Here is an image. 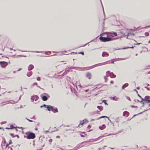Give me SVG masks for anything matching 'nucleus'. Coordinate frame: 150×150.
I'll list each match as a JSON object with an SVG mask.
<instances>
[{
    "mask_svg": "<svg viewBox=\"0 0 150 150\" xmlns=\"http://www.w3.org/2000/svg\"><path fill=\"white\" fill-rule=\"evenodd\" d=\"M99 39L102 42H106L110 41V40H111L110 37H104L102 36H100Z\"/></svg>",
    "mask_w": 150,
    "mask_h": 150,
    "instance_id": "nucleus-6",
    "label": "nucleus"
},
{
    "mask_svg": "<svg viewBox=\"0 0 150 150\" xmlns=\"http://www.w3.org/2000/svg\"><path fill=\"white\" fill-rule=\"evenodd\" d=\"M134 33H131V34H130V36H134Z\"/></svg>",
    "mask_w": 150,
    "mask_h": 150,
    "instance_id": "nucleus-55",
    "label": "nucleus"
},
{
    "mask_svg": "<svg viewBox=\"0 0 150 150\" xmlns=\"http://www.w3.org/2000/svg\"><path fill=\"white\" fill-rule=\"evenodd\" d=\"M129 85V84L128 83H126L124 84L122 86V89H124V88L128 86Z\"/></svg>",
    "mask_w": 150,
    "mask_h": 150,
    "instance_id": "nucleus-20",
    "label": "nucleus"
},
{
    "mask_svg": "<svg viewBox=\"0 0 150 150\" xmlns=\"http://www.w3.org/2000/svg\"><path fill=\"white\" fill-rule=\"evenodd\" d=\"M113 35H114L115 36H117V34L115 32H113L112 33Z\"/></svg>",
    "mask_w": 150,
    "mask_h": 150,
    "instance_id": "nucleus-43",
    "label": "nucleus"
},
{
    "mask_svg": "<svg viewBox=\"0 0 150 150\" xmlns=\"http://www.w3.org/2000/svg\"><path fill=\"white\" fill-rule=\"evenodd\" d=\"M34 68V66L32 64L30 65L28 67V69L29 71H30L33 69Z\"/></svg>",
    "mask_w": 150,
    "mask_h": 150,
    "instance_id": "nucleus-11",
    "label": "nucleus"
},
{
    "mask_svg": "<svg viewBox=\"0 0 150 150\" xmlns=\"http://www.w3.org/2000/svg\"><path fill=\"white\" fill-rule=\"evenodd\" d=\"M134 48V47L133 46H132V47H125L124 48H123V49H126L128 48Z\"/></svg>",
    "mask_w": 150,
    "mask_h": 150,
    "instance_id": "nucleus-41",
    "label": "nucleus"
},
{
    "mask_svg": "<svg viewBox=\"0 0 150 150\" xmlns=\"http://www.w3.org/2000/svg\"><path fill=\"white\" fill-rule=\"evenodd\" d=\"M86 76L89 79H90L91 76V73L89 72H88L86 74Z\"/></svg>",
    "mask_w": 150,
    "mask_h": 150,
    "instance_id": "nucleus-19",
    "label": "nucleus"
},
{
    "mask_svg": "<svg viewBox=\"0 0 150 150\" xmlns=\"http://www.w3.org/2000/svg\"><path fill=\"white\" fill-rule=\"evenodd\" d=\"M90 142L91 141L90 140L88 141L83 142H82L81 144H78L77 146V147L78 148H80L82 147L87 146L89 145V144H87V143Z\"/></svg>",
    "mask_w": 150,
    "mask_h": 150,
    "instance_id": "nucleus-4",
    "label": "nucleus"
},
{
    "mask_svg": "<svg viewBox=\"0 0 150 150\" xmlns=\"http://www.w3.org/2000/svg\"><path fill=\"white\" fill-rule=\"evenodd\" d=\"M67 68L69 69H77L79 68L81 69V68L79 67H68V66H67Z\"/></svg>",
    "mask_w": 150,
    "mask_h": 150,
    "instance_id": "nucleus-10",
    "label": "nucleus"
},
{
    "mask_svg": "<svg viewBox=\"0 0 150 150\" xmlns=\"http://www.w3.org/2000/svg\"><path fill=\"white\" fill-rule=\"evenodd\" d=\"M129 115V113L127 111H125L123 113V115L126 117H127Z\"/></svg>",
    "mask_w": 150,
    "mask_h": 150,
    "instance_id": "nucleus-14",
    "label": "nucleus"
},
{
    "mask_svg": "<svg viewBox=\"0 0 150 150\" xmlns=\"http://www.w3.org/2000/svg\"><path fill=\"white\" fill-rule=\"evenodd\" d=\"M37 52V53H40V52H40V51H32V52Z\"/></svg>",
    "mask_w": 150,
    "mask_h": 150,
    "instance_id": "nucleus-45",
    "label": "nucleus"
},
{
    "mask_svg": "<svg viewBox=\"0 0 150 150\" xmlns=\"http://www.w3.org/2000/svg\"><path fill=\"white\" fill-rule=\"evenodd\" d=\"M12 143V142L11 140H10L9 143H8V144H11Z\"/></svg>",
    "mask_w": 150,
    "mask_h": 150,
    "instance_id": "nucleus-47",
    "label": "nucleus"
},
{
    "mask_svg": "<svg viewBox=\"0 0 150 150\" xmlns=\"http://www.w3.org/2000/svg\"><path fill=\"white\" fill-rule=\"evenodd\" d=\"M47 105L45 104H44L40 106V108H42L43 107H44L45 108H47Z\"/></svg>",
    "mask_w": 150,
    "mask_h": 150,
    "instance_id": "nucleus-31",
    "label": "nucleus"
},
{
    "mask_svg": "<svg viewBox=\"0 0 150 150\" xmlns=\"http://www.w3.org/2000/svg\"><path fill=\"white\" fill-rule=\"evenodd\" d=\"M10 144H7L6 145V147L5 148H6L7 147H8V146Z\"/></svg>",
    "mask_w": 150,
    "mask_h": 150,
    "instance_id": "nucleus-57",
    "label": "nucleus"
},
{
    "mask_svg": "<svg viewBox=\"0 0 150 150\" xmlns=\"http://www.w3.org/2000/svg\"><path fill=\"white\" fill-rule=\"evenodd\" d=\"M82 121L83 122H84V123H87L88 122V121L86 119H84Z\"/></svg>",
    "mask_w": 150,
    "mask_h": 150,
    "instance_id": "nucleus-32",
    "label": "nucleus"
},
{
    "mask_svg": "<svg viewBox=\"0 0 150 150\" xmlns=\"http://www.w3.org/2000/svg\"><path fill=\"white\" fill-rule=\"evenodd\" d=\"M37 80L38 81H40V78L39 77H38L37 78Z\"/></svg>",
    "mask_w": 150,
    "mask_h": 150,
    "instance_id": "nucleus-50",
    "label": "nucleus"
},
{
    "mask_svg": "<svg viewBox=\"0 0 150 150\" xmlns=\"http://www.w3.org/2000/svg\"><path fill=\"white\" fill-rule=\"evenodd\" d=\"M132 107L134 108H137V106H134V105H132L131 106Z\"/></svg>",
    "mask_w": 150,
    "mask_h": 150,
    "instance_id": "nucleus-52",
    "label": "nucleus"
},
{
    "mask_svg": "<svg viewBox=\"0 0 150 150\" xmlns=\"http://www.w3.org/2000/svg\"><path fill=\"white\" fill-rule=\"evenodd\" d=\"M26 119L29 122H33V121L28 119L27 118H26Z\"/></svg>",
    "mask_w": 150,
    "mask_h": 150,
    "instance_id": "nucleus-49",
    "label": "nucleus"
},
{
    "mask_svg": "<svg viewBox=\"0 0 150 150\" xmlns=\"http://www.w3.org/2000/svg\"><path fill=\"white\" fill-rule=\"evenodd\" d=\"M119 117H117V118H116V119H115V121L117 122H118L119 121Z\"/></svg>",
    "mask_w": 150,
    "mask_h": 150,
    "instance_id": "nucleus-33",
    "label": "nucleus"
},
{
    "mask_svg": "<svg viewBox=\"0 0 150 150\" xmlns=\"http://www.w3.org/2000/svg\"><path fill=\"white\" fill-rule=\"evenodd\" d=\"M42 99L44 101H47L48 99V98L50 97V96L47 93H44L41 95Z\"/></svg>",
    "mask_w": 150,
    "mask_h": 150,
    "instance_id": "nucleus-5",
    "label": "nucleus"
},
{
    "mask_svg": "<svg viewBox=\"0 0 150 150\" xmlns=\"http://www.w3.org/2000/svg\"><path fill=\"white\" fill-rule=\"evenodd\" d=\"M104 117L108 118L107 116H102L100 117L99 118H98V119H97L96 120H99V119H101L102 118H104Z\"/></svg>",
    "mask_w": 150,
    "mask_h": 150,
    "instance_id": "nucleus-29",
    "label": "nucleus"
},
{
    "mask_svg": "<svg viewBox=\"0 0 150 150\" xmlns=\"http://www.w3.org/2000/svg\"><path fill=\"white\" fill-rule=\"evenodd\" d=\"M110 99L115 101H117L119 99V98H115V96L111 97L110 98Z\"/></svg>",
    "mask_w": 150,
    "mask_h": 150,
    "instance_id": "nucleus-15",
    "label": "nucleus"
},
{
    "mask_svg": "<svg viewBox=\"0 0 150 150\" xmlns=\"http://www.w3.org/2000/svg\"><path fill=\"white\" fill-rule=\"evenodd\" d=\"M144 35H145L148 36L149 35V33L148 32H146L145 33Z\"/></svg>",
    "mask_w": 150,
    "mask_h": 150,
    "instance_id": "nucleus-35",
    "label": "nucleus"
},
{
    "mask_svg": "<svg viewBox=\"0 0 150 150\" xmlns=\"http://www.w3.org/2000/svg\"><path fill=\"white\" fill-rule=\"evenodd\" d=\"M37 85V83H36V82H35V83H34L33 84V86H34V85Z\"/></svg>",
    "mask_w": 150,
    "mask_h": 150,
    "instance_id": "nucleus-53",
    "label": "nucleus"
},
{
    "mask_svg": "<svg viewBox=\"0 0 150 150\" xmlns=\"http://www.w3.org/2000/svg\"><path fill=\"white\" fill-rule=\"evenodd\" d=\"M127 30H132L133 31H136V29H127Z\"/></svg>",
    "mask_w": 150,
    "mask_h": 150,
    "instance_id": "nucleus-37",
    "label": "nucleus"
},
{
    "mask_svg": "<svg viewBox=\"0 0 150 150\" xmlns=\"http://www.w3.org/2000/svg\"><path fill=\"white\" fill-rule=\"evenodd\" d=\"M149 67H148V66H146L145 67V69H149Z\"/></svg>",
    "mask_w": 150,
    "mask_h": 150,
    "instance_id": "nucleus-46",
    "label": "nucleus"
},
{
    "mask_svg": "<svg viewBox=\"0 0 150 150\" xmlns=\"http://www.w3.org/2000/svg\"><path fill=\"white\" fill-rule=\"evenodd\" d=\"M114 63V61L113 60H111L103 63H100L96 64L95 65L90 67H89V68L90 69H91L98 66H100L104 65L107 64H110V63L113 64Z\"/></svg>",
    "mask_w": 150,
    "mask_h": 150,
    "instance_id": "nucleus-1",
    "label": "nucleus"
},
{
    "mask_svg": "<svg viewBox=\"0 0 150 150\" xmlns=\"http://www.w3.org/2000/svg\"><path fill=\"white\" fill-rule=\"evenodd\" d=\"M84 122H83L81 121L80 122V124L78 125V127H80V125H83V124H84Z\"/></svg>",
    "mask_w": 150,
    "mask_h": 150,
    "instance_id": "nucleus-30",
    "label": "nucleus"
},
{
    "mask_svg": "<svg viewBox=\"0 0 150 150\" xmlns=\"http://www.w3.org/2000/svg\"><path fill=\"white\" fill-rule=\"evenodd\" d=\"M3 139L4 141L2 142V143L1 144V146H2V147H3V146H5L6 143V141L5 139L4 138Z\"/></svg>",
    "mask_w": 150,
    "mask_h": 150,
    "instance_id": "nucleus-22",
    "label": "nucleus"
},
{
    "mask_svg": "<svg viewBox=\"0 0 150 150\" xmlns=\"http://www.w3.org/2000/svg\"><path fill=\"white\" fill-rule=\"evenodd\" d=\"M103 136H100V137H98V138L96 139H94V141H97V140H98L100 138V137H103Z\"/></svg>",
    "mask_w": 150,
    "mask_h": 150,
    "instance_id": "nucleus-38",
    "label": "nucleus"
},
{
    "mask_svg": "<svg viewBox=\"0 0 150 150\" xmlns=\"http://www.w3.org/2000/svg\"><path fill=\"white\" fill-rule=\"evenodd\" d=\"M137 95L140 98H142V97L139 94H137Z\"/></svg>",
    "mask_w": 150,
    "mask_h": 150,
    "instance_id": "nucleus-61",
    "label": "nucleus"
},
{
    "mask_svg": "<svg viewBox=\"0 0 150 150\" xmlns=\"http://www.w3.org/2000/svg\"><path fill=\"white\" fill-rule=\"evenodd\" d=\"M32 71H30L27 72V76L28 77H30L32 75Z\"/></svg>",
    "mask_w": 150,
    "mask_h": 150,
    "instance_id": "nucleus-18",
    "label": "nucleus"
},
{
    "mask_svg": "<svg viewBox=\"0 0 150 150\" xmlns=\"http://www.w3.org/2000/svg\"><path fill=\"white\" fill-rule=\"evenodd\" d=\"M130 34H131V33H130V32H127V35H126V36H127V38H128V36H130ZM124 35H125V36H126V35L125 34Z\"/></svg>",
    "mask_w": 150,
    "mask_h": 150,
    "instance_id": "nucleus-27",
    "label": "nucleus"
},
{
    "mask_svg": "<svg viewBox=\"0 0 150 150\" xmlns=\"http://www.w3.org/2000/svg\"><path fill=\"white\" fill-rule=\"evenodd\" d=\"M6 123V121H4V122H1V125L3 124H4Z\"/></svg>",
    "mask_w": 150,
    "mask_h": 150,
    "instance_id": "nucleus-44",
    "label": "nucleus"
},
{
    "mask_svg": "<svg viewBox=\"0 0 150 150\" xmlns=\"http://www.w3.org/2000/svg\"><path fill=\"white\" fill-rule=\"evenodd\" d=\"M15 137H17L18 138H19V135H15Z\"/></svg>",
    "mask_w": 150,
    "mask_h": 150,
    "instance_id": "nucleus-62",
    "label": "nucleus"
},
{
    "mask_svg": "<svg viewBox=\"0 0 150 150\" xmlns=\"http://www.w3.org/2000/svg\"><path fill=\"white\" fill-rule=\"evenodd\" d=\"M100 2H101V5H102V6L103 8V11L104 14V15H105L104 12V9H103V4H102V2H101V0H100Z\"/></svg>",
    "mask_w": 150,
    "mask_h": 150,
    "instance_id": "nucleus-48",
    "label": "nucleus"
},
{
    "mask_svg": "<svg viewBox=\"0 0 150 150\" xmlns=\"http://www.w3.org/2000/svg\"><path fill=\"white\" fill-rule=\"evenodd\" d=\"M110 83L111 84H113L114 83V81H110Z\"/></svg>",
    "mask_w": 150,
    "mask_h": 150,
    "instance_id": "nucleus-64",
    "label": "nucleus"
},
{
    "mask_svg": "<svg viewBox=\"0 0 150 150\" xmlns=\"http://www.w3.org/2000/svg\"><path fill=\"white\" fill-rule=\"evenodd\" d=\"M98 112V111H94V112H93L92 113H91V115H93L94 114H95L96 113H97Z\"/></svg>",
    "mask_w": 150,
    "mask_h": 150,
    "instance_id": "nucleus-25",
    "label": "nucleus"
},
{
    "mask_svg": "<svg viewBox=\"0 0 150 150\" xmlns=\"http://www.w3.org/2000/svg\"><path fill=\"white\" fill-rule=\"evenodd\" d=\"M146 99V103H149L150 102H148V100H150V96H146L145 97Z\"/></svg>",
    "mask_w": 150,
    "mask_h": 150,
    "instance_id": "nucleus-12",
    "label": "nucleus"
},
{
    "mask_svg": "<svg viewBox=\"0 0 150 150\" xmlns=\"http://www.w3.org/2000/svg\"><path fill=\"white\" fill-rule=\"evenodd\" d=\"M19 56H20V57H26V56H24V55H19Z\"/></svg>",
    "mask_w": 150,
    "mask_h": 150,
    "instance_id": "nucleus-56",
    "label": "nucleus"
},
{
    "mask_svg": "<svg viewBox=\"0 0 150 150\" xmlns=\"http://www.w3.org/2000/svg\"><path fill=\"white\" fill-rule=\"evenodd\" d=\"M38 97L37 96H35L31 97V99L32 101L34 103L36 104L37 103L38 101Z\"/></svg>",
    "mask_w": 150,
    "mask_h": 150,
    "instance_id": "nucleus-7",
    "label": "nucleus"
},
{
    "mask_svg": "<svg viewBox=\"0 0 150 150\" xmlns=\"http://www.w3.org/2000/svg\"><path fill=\"white\" fill-rule=\"evenodd\" d=\"M150 110V108L148 109H147V110H145L143 112H146V111H147L148 110Z\"/></svg>",
    "mask_w": 150,
    "mask_h": 150,
    "instance_id": "nucleus-60",
    "label": "nucleus"
},
{
    "mask_svg": "<svg viewBox=\"0 0 150 150\" xmlns=\"http://www.w3.org/2000/svg\"><path fill=\"white\" fill-rule=\"evenodd\" d=\"M106 100H103V103H104V104L105 105H108V104L106 102Z\"/></svg>",
    "mask_w": 150,
    "mask_h": 150,
    "instance_id": "nucleus-36",
    "label": "nucleus"
},
{
    "mask_svg": "<svg viewBox=\"0 0 150 150\" xmlns=\"http://www.w3.org/2000/svg\"><path fill=\"white\" fill-rule=\"evenodd\" d=\"M52 142V139H50L49 140V142Z\"/></svg>",
    "mask_w": 150,
    "mask_h": 150,
    "instance_id": "nucleus-63",
    "label": "nucleus"
},
{
    "mask_svg": "<svg viewBox=\"0 0 150 150\" xmlns=\"http://www.w3.org/2000/svg\"><path fill=\"white\" fill-rule=\"evenodd\" d=\"M16 127H14L13 125H11L10 126V128L11 129L15 128Z\"/></svg>",
    "mask_w": 150,
    "mask_h": 150,
    "instance_id": "nucleus-28",
    "label": "nucleus"
},
{
    "mask_svg": "<svg viewBox=\"0 0 150 150\" xmlns=\"http://www.w3.org/2000/svg\"><path fill=\"white\" fill-rule=\"evenodd\" d=\"M93 41V40H91V41H90V42H88V43H87L86 44L84 45H83L82 46H83V47H84V46H86L87 44H88L89 43H90V42H92Z\"/></svg>",
    "mask_w": 150,
    "mask_h": 150,
    "instance_id": "nucleus-40",
    "label": "nucleus"
},
{
    "mask_svg": "<svg viewBox=\"0 0 150 150\" xmlns=\"http://www.w3.org/2000/svg\"><path fill=\"white\" fill-rule=\"evenodd\" d=\"M52 106L51 105H47V110L48 111H50L52 110Z\"/></svg>",
    "mask_w": 150,
    "mask_h": 150,
    "instance_id": "nucleus-16",
    "label": "nucleus"
},
{
    "mask_svg": "<svg viewBox=\"0 0 150 150\" xmlns=\"http://www.w3.org/2000/svg\"><path fill=\"white\" fill-rule=\"evenodd\" d=\"M141 98L142 99V100L140 101V103H142V102H144L143 101H144L145 102V103H146V99H145V97L144 98Z\"/></svg>",
    "mask_w": 150,
    "mask_h": 150,
    "instance_id": "nucleus-26",
    "label": "nucleus"
},
{
    "mask_svg": "<svg viewBox=\"0 0 150 150\" xmlns=\"http://www.w3.org/2000/svg\"><path fill=\"white\" fill-rule=\"evenodd\" d=\"M110 38H111V39L110 40V41L114 40H116V39H118L117 38H111V37H110Z\"/></svg>",
    "mask_w": 150,
    "mask_h": 150,
    "instance_id": "nucleus-34",
    "label": "nucleus"
},
{
    "mask_svg": "<svg viewBox=\"0 0 150 150\" xmlns=\"http://www.w3.org/2000/svg\"><path fill=\"white\" fill-rule=\"evenodd\" d=\"M78 53L79 54H82L83 55H84V53L83 52H79Z\"/></svg>",
    "mask_w": 150,
    "mask_h": 150,
    "instance_id": "nucleus-42",
    "label": "nucleus"
},
{
    "mask_svg": "<svg viewBox=\"0 0 150 150\" xmlns=\"http://www.w3.org/2000/svg\"><path fill=\"white\" fill-rule=\"evenodd\" d=\"M51 111L54 113H56L58 112L57 108L53 106H52Z\"/></svg>",
    "mask_w": 150,
    "mask_h": 150,
    "instance_id": "nucleus-9",
    "label": "nucleus"
},
{
    "mask_svg": "<svg viewBox=\"0 0 150 150\" xmlns=\"http://www.w3.org/2000/svg\"><path fill=\"white\" fill-rule=\"evenodd\" d=\"M97 108L100 110L102 111L103 110V108L102 106H98Z\"/></svg>",
    "mask_w": 150,
    "mask_h": 150,
    "instance_id": "nucleus-23",
    "label": "nucleus"
},
{
    "mask_svg": "<svg viewBox=\"0 0 150 150\" xmlns=\"http://www.w3.org/2000/svg\"><path fill=\"white\" fill-rule=\"evenodd\" d=\"M110 76L111 78H114L116 77V76L114 74L113 72H111L110 71H107L106 73V76H104V79L105 80V81H106L107 80V79L106 77H108Z\"/></svg>",
    "mask_w": 150,
    "mask_h": 150,
    "instance_id": "nucleus-3",
    "label": "nucleus"
},
{
    "mask_svg": "<svg viewBox=\"0 0 150 150\" xmlns=\"http://www.w3.org/2000/svg\"><path fill=\"white\" fill-rule=\"evenodd\" d=\"M10 135L11 136L13 137H15V135H14V134L13 133H10Z\"/></svg>",
    "mask_w": 150,
    "mask_h": 150,
    "instance_id": "nucleus-39",
    "label": "nucleus"
},
{
    "mask_svg": "<svg viewBox=\"0 0 150 150\" xmlns=\"http://www.w3.org/2000/svg\"><path fill=\"white\" fill-rule=\"evenodd\" d=\"M91 127V126L90 125H89L88 126L87 128L88 129H90Z\"/></svg>",
    "mask_w": 150,
    "mask_h": 150,
    "instance_id": "nucleus-58",
    "label": "nucleus"
},
{
    "mask_svg": "<svg viewBox=\"0 0 150 150\" xmlns=\"http://www.w3.org/2000/svg\"><path fill=\"white\" fill-rule=\"evenodd\" d=\"M126 59L124 58H118L117 59H115V61H117L122 60H125Z\"/></svg>",
    "mask_w": 150,
    "mask_h": 150,
    "instance_id": "nucleus-21",
    "label": "nucleus"
},
{
    "mask_svg": "<svg viewBox=\"0 0 150 150\" xmlns=\"http://www.w3.org/2000/svg\"><path fill=\"white\" fill-rule=\"evenodd\" d=\"M142 107H143L144 106V102H142Z\"/></svg>",
    "mask_w": 150,
    "mask_h": 150,
    "instance_id": "nucleus-54",
    "label": "nucleus"
},
{
    "mask_svg": "<svg viewBox=\"0 0 150 150\" xmlns=\"http://www.w3.org/2000/svg\"><path fill=\"white\" fill-rule=\"evenodd\" d=\"M69 71V70H65V72H64L62 75V76H63L65 75H66L67 73Z\"/></svg>",
    "mask_w": 150,
    "mask_h": 150,
    "instance_id": "nucleus-24",
    "label": "nucleus"
},
{
    "mask_svg": "<svg viewBox=\"0 0 150 150\" xmlns=\"http://www.w3.org/2000/svg\"><path fill=\"white\" fill-rule=\"evenodd\" d=\"M1 66L2 68L5 67L8 64L7 63L5 62H1Z\"/></svg>",
    "mask_w": 150,
    "mask_h": 150,
    "instance_id": "nucleus-8",
    "label": "nucleus"
},
{
    "mask_svg": "<svg viewBox=\"0 0 150 150\" xmlns=\"http://www.w3.org/2000/svg\"><path fill=\"white\" fill-rule=\"evenodd\" d=\"M109 54L108 53L105 52H103L102 54V56L103 57H105V56H109Z\"/></svg>",
    "mask_w": 150,
    "mask_h": 150,
    "instance_id": "nucleus-13",
    "label": "nucleus"
},
{
    "mask_svg": "<svg viewBox=\"0 0 150 150\" xmlns=\"http://www.w3.org/2000/svg\"><path fill=\"white\" fill-rule=\"evenodd\" d=\"M26 138L28 139H34L35 137V134L32 132H28L25 133Z\"/></svg>",
    "mask_w": 150,
    "mask_h": 150,
    "instance_id": "nucleus-2",
    "label": "nucleus"
},
{
    "mask_svg": "<svg viewBox=\"0 0 150 150\" xmlns=\"http://www.w3.org/2000/svg\"><path fill=\"white\" fill-rule=\"evenodd\" d=\"M45 54H47V55H50V54H49V53H48V52L47 51V52H45Z\"/></svg>",
    "mask_w": 150,
    "mask_h": 150,
    "instance_id": "nucleus-51",
    "label": "nucleus"
},
{
    "mask_svg": "<svg viewBox=\"0 0 150 150\" xmlns=\"http://www.w3.org/2000/svg\"><path fill=\"white\" fill-rule=\"evenodd\" d=\"M127 99L129 100H130V98L129 97L127 96Z\"/></svg>",
    "mask_w": 150,
    "mask_h": 150,
    "instance_id": "nucleus-59",
    "label": "nucleus"
},
{
    "mask_svg": "<svg viewBox=\"0 0 150 150\" xmlns=\"http://www.w3.org/2000/svg\"><path fill=\"white\" fill-rule=\"evenodd\" d=\"M106 127V126L105 125H104V124H103L102 125V126H100L99 127V128L100 129V130H103V129H104Z\"/></svg>",
    "mask_w": 150,
    "mask_h": 150,
    "instance_id": "nucleus-17",
    "label": "nucleus"
}]
</instances>
